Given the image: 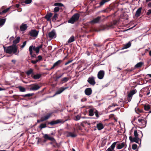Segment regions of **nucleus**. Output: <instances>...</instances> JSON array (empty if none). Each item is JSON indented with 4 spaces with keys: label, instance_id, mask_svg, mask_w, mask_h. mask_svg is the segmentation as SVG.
Instances as JSON below:
<instances>
[{
    "label": "nucleus",
    "instance_id": "obj_25",
    "mask_svg": "<svg viewBox=\"0 0 151 151\" xmlns=\"http://www.w3.org/2000/svg\"><path fill=\"white\" fill-rule=\"evenodd\" d=\"M96 127L99 130H101L104 127V125L101 123H99L97 124Z\"/></svg>",
    "mask_w": 151,
    "mask_h": 151
},
{
    "label": "nucleus",
    "instance_id": "obj_3",
    "mask_svg": "<svg viewBox=\"0 0 151 151\" xmlns=\"http://www.w3.org/2000/svg\"><path fill=\"white\" fill-rule=\"evenodd\" d=\"M137 124L141 127V128H144L146 126V121L143 119H139L137 120Z\"/></svg>",
    "mask_w": 151,
    "mask_h": 151
},
{
    "label": "nucleus",
    "instance_id": "obj_24",
    "mask_svg": "<svg viewBox=\"0 0 151 151\" xmlns=\"http://www.w3.org/2000/svg\"><path fill=\"white\" fill-rule=\"evenodd\" d=\"M69 80V78L67 77H65L61 79L60 80V83L63 84L67 82Z\"/></svg>",
    "mask_w": 151,
    "mask_h": 151
},
{
    "label": "nucleus",
    "instance_id": "obj_53",
    "mask_svg": "<svg viewBox=\"0 0 151 151\" xmlns=\"http://www.w3.org/2000/svg\"><path fill=\"white\" fill-rule=\"evenodd\" d=\"M38 62V60H32L31 61V63L33 64H35Z\"/></svg>",
    "mask_w": 151,
    "mask_h": 151
},
{
    "label": "nucleus",
    "instance_id": "obj_48",
    "mask_svg": "<svg viewBox=\"0 0 151 151\" xmlns=\"http://www.w3.org/2000/svg\"><path fill=\"white\" fill-rule=\"evenodd\" d=\"M32 2V0H25L24 2L25 4H28L31 3Z\"/></svg>",
    "mask_w": 151,
    "mask_h": 151
},
{
    "label": "nucleus",
    "instance_id": "obj_4",
    "mask_svg": "<svg viewBox=\"0 0 151 151\" xmlns=\"http://www.w3.org/2000/svg\"><path fill=\"white\" fill-rule=\"evenodd\" d=\"M95 114L97 118L99 117L98 112L94 108H92L89 110V115L90 116H93Z\"/></svg>",
    "mask_w": 151,
    "mask_h": 151
},
{
    "label": "nucleus",
    "instance_id": "obj_37",
    "mask_svg": "<svg viewBox=\"0 0 151 151\" xmlns=\"http://www.w3.org/2000/svg\"><path fill=\"white\" fill-rule=\"evenodd\" d=\"M6 19H0V26H3L5 22Z\"/></svg>",
    "mask_w": 151,
    "mask_h": 151
},
{
    "label": "nucleus",
    "instance_id": "obj_61",
    "mask_svg": "<svg viewBox=\"0 0 151 151\" xmlns=\"http://www.w3.org/2000/svg\"><path fill=\"white\" fill-rule=\"evenodd\" d=\"M147 75L148 76H149L151 78V74H147Z\"/></svg>",
    "mask_w": 151,
    "mask_h": 151
},
{
    "label": "nucleus",
    "instance_id": "obj_55",
    "mask_svg": "<svg viewBox=\"0 0 151 151\" xmlns=\"http://www.w3.org/2000/svg\"><path fill=\"white\" fill-rule=\"evenodd\" d=\"M151 14V9H149L147 12L146 14L147 15H149Z\"/></svg>",
    "mask_w": 151,
    "mask_h": 151
},
{
    "label": "nucleus",
    "instance_id": "obj_8",
    "mask_svg": "<svg viewBox=\"0 0 151 151\" xmlns=\"http://www.w3.org/2000/svg\"><path fill=\"white\" fill-rule=\"evenodd\" d=\"M38 33L39 31L35 29L31 30L29 32L30 36L35 38H36L37 37Z\"/></svg>",
    "mask_w": 151,
    "mask_h": 151
},
{
    "label": "nucleus",
    "instance_id": "obj_36",
    "mask_svg": "<svg viewBox=\"0 0 151 151\" xmlns=\"http://www.w3.org/2000/svg\"><path fill=\"white\" fill-rule=\"evenodd\" d=\"M144 107L145 110L148 111L150 108V105L149 104H145V105Z\"/></svg>",
    "mask_w": 151,
    "mask_h": 151
},
{
    "label": "nucleus",
    "instance_id": "obj_43",
    "mask_svg": "<svg viewBox=\"0 0 151 151\" xmlns=\"http://www.w3.org/2000/svg\"><path fill=\"white\" fill-rule=\"evenodd\" d=\"M64 74V73H62V74H60L59 75L56 76V80H58L59 78H61V77H62L63 76V75Z\"/></svg>",
    "mask_w": 151,
    "mask_h": 151
},
{
    "label": "nucleus",
    "instance_id": "obj_38",
    "mask_svg": "<svg viewBox=\"0 0 151 151\" xmlns=\"http://www.w3.org/2000/svg\"><path fill=\"white\" fill-rule=\"evenodd\" d=\"M107 0H102L99 3L100 6H101L103 5L106 2L108 1Z\"/></svg>",
    "mask_w": 151,
    "mask_h": 151
},
{
    "label": "nucleus",
    "instance_id": "obj_20",
    "mask_svg": "<svg viewBox=\"0 0 151 151\" xmlns=\"http://www.w3.org/2000/svg\"><path fill=\"white\" fill-rule=\"evenodd\" d=\"M142 9V7H139L137 9L135 14L136 17H138L140 16Z\"/></svg>",
    "mask_w": 151,
    "mask_h": 151
},
{
    "label": "nucleus",
    "instance_id": "obj_2",
    "mask_svg": "<svg viewBox=\"0 0 151 151\" xmlns=\"http://www.w3.org/2000/svg\"><path fill=\"white\" fill-rule=\"evenodd\" d=\"M79 18V15L78 13L74 14L72 17L68 21L69 23L73 24L74 22L78 21Z\"/></svg>",
    "mask_w": 151,
    "mask_h": 151
},
{
    "label": "nucleus",
    "instance_id": "obj_27",
    "mask_svg": "<svg viewBox=\"0 0 151 151\" xmlns=\"http://www.w3.org/2000/svg\"><path fill=\"white\" fill-rule=\"evenodd\" d=\"M40 87L39 86H34L32 87L29 88V90L31 91H36Z\"/></svg>",
    "mask_w": 151,
    "mask_h": 151
},
{
    "label": "nucleus",
    "instance_id": "obj_16",
    "mask_svg": "<svg viewBox=\"0 0 151 151\" xmlns=\"http://www.w3.org/2000/svg\"><path fill=\"white\" fill-rule=\"evenodd\" d=\"M68 87H62L61 88H60L59 90L57 91L56 93H55V94L53 95V96H55V95L59 94L61 93L64 90L66 89L67 88H68Z\"/></svg>",
    "mask_w": 151,
    "mask_h": 151
},
{
    "label": "nucleus",
    "instance_id": "obj_42",
    "mask_svg": "<svg viewBox=\"0 0 151 151\" xmlns=\"http://www.w3.org/2000/svg\"><path fill=\"white\" fill-rule=\"evenodd\" d=\"M19 88L20 90V91L21 92H24L25 91V89L21 86H19Z\"/></svg>",
    "mask_w": 151,
    "mask_h": 151
},
{
    "label": "nucleus",
    "instance_id": "obj_64",
    "mask_svg": "<svg viewBox=\"0 0 151 151\" xmlns=\"http://www.w3.org/2000/svg\"><path fill=\"white\" fill-rule=\"evenodd\" d=\"M151 0H146V2H147L148 1H150Z\"/></svg>",
    "mask_w": 151,
    "mask_h": 151
},
{
    "label": "nucleus",
    "instance_id": "obj_58",
    "mask_svg": "<svg viewBox=\"0 0 151 151\" xmlns=\"http://www.w3.org/2000/svg\"><path fill=\"white\" fill-rule=\"evenodd\" d=\"M6 90V88H1L0 87V91L5 90Z\"/></svg>",
    "mask_w": 151,
    "mask_h": 151
},
{
    "label": "nucleus",
    "instance_id": "obj_47",
    "mask_svg": "<svg viewBox=\"0 0 151 151\" xmlns=\"http://www.w3.org/2000/svg\"><path fill=\"white\" fill-rule=\"evenodd\" d=\"M26 43L27 42L26 41H24L23 42L22 45L21 46L22 49H23L25 47L26 45Z\"/></svg>",
    "mask_w": 151,
    "mask_h": 151
},
{
    "label": "nucleus",
    "instance_id": "obj_14",
    "mask_svg": "<svg viewBox=\"0 0 151 151\" xmlns=\"http://www.w3.org/2000/svg\"><path fill=\"white\" fill-rule=\"evenodd\" d=\"M49 37L51 38H55L56 37V33L54 30H53L51 32H49L48 34Z\"/></svg>",
    "mask_w": 151,
    "mask_h": 151
},
{
    "label": "nucleus",
    "instance_id": "obj_30",
    "mask_svg": "<svg viewBox=\"0 0 151 151\" xmlns=\"http://www.w3.org/2000/svg\"><path fill=\"white\" fill-rule=\"evenodd\" d=\"M20 40V37H17L15 40L13 41V45H16V44L19 42Z\"/></svg>",
    "mask_w": 151,
    "mask_h": 151
},
{
    "label": "nucleus",
    "instance_id": "obj_17",
    "mask_svg": "<svg viewBox=\"0 0 151 151\" xmlns=\"http://www.w3.org/2000/svg\"><path fill=\"white\" fill-rule=\"evenodd\" d=\"M101 18V17H98L96 18L93 19V20L89 22V23L91 24H94L98 23L100 21Z\"/></svg>",
    "mask_w": 151,
    "mask_h": 151
},
{
    "label": "nucleus",
    "instance_id": "obj_45",
    "mask_svg": "<svg viewBox=\"0 0 151 151\" xmlns=\"http://www.w3.org/2000/svg\"><path fill=\"white\" fill-rule=\"evenodd\" d=\"M134 134L135 137H138V133L137 130H135L134 131Z\"/></svg>",
    "mask_w": 151,
    "mask_h": 151
},
{
    "label": "nucleus",
    "instance_id": "obj_15",
    "mask_svg": "<svg viewBox=\"0 0 151 151\" xmlns=\"http://www.w3.org/2000/svg\"><path fill=\"white\" fill-rule=\"evenodd\" d=\"M44 137L45 139H49L54 142H55L56 141L55 140L53 137H50L47 134H45L44 135Z\"/></svg>",
    "mask_w": 151,
    "mask_h": 151
},
{
    "label": "nucleus",
    "instance_id": "obj_1",
    "mask_svg": "<svg viewBox=\"0 0 151 151\" xmlns=\"http://www.w3.org/2000/svg\"><path fill=\"white\" fill-rule=\"evenodd\" d=\"M5 51L7 53L12 54L13 53L17 55H19V51L18 50V47L16 45H12L8 47H4Z\"/></svg>",
    "mask_w": 151,
    "mask_h": 151
},
{
    "label": "nucleus",
    "instance_id": "obj_57",
    "mask_svg": "<svg viewBox=\"0 0 151 151\" xmlns=\"http://www.w3.org/2000/svg\"><path fill=\"white\" fill-rule=\"evenodd\" d=\"M12 62L14 64H15L16 61L15 60H12Z\"/></svg>",
    "mask_w": 151,
    "mask_h": 151
},
{
    "label": "nucleus",
    "instance_id": "obj_63",
    "mask_svg": "<svg viewBox=\"0 0 151 151\" xmlns=\"http://www.w3.org/2000/svg\"><path fill=\"white\" fill-rule=\"evenodd\" d=\"M149 55L151 56V50L149 52Z\"/></svg>",
    "mask_w": 151,
    "mask_h": 151
},
{
    "label": "nucleus",
    "instance_id": "obj_62",
    "mask_svg": "<svg viewBox=\"0 0 151 151\" xmlns=\"http://www.w3.org/2000/svg\"><path fill=\"white\" fill-rule=\"evenodd\" d=\"M139 132L141 134V135H142L141 137H142L143 136V134H142V132L141 131H139Z\"/></svg>",
    "mask_w": 151,
    "mask_h": 151
},
{
    "label": "nucleus",
    "instance_id": "obj_10",
    "mask_svg": "<svg viewBox=\"0 0 151 151\" xmlns=\"http://www.w3.org/2000/svg\"><path fill=\"white\" fill-rule=\"evenodd\" d=\"M105 73L104 70H100L98 73L97 74L98 78L100 79H103L104 75Z\"/></svg>",
    "mask_w": 151,
    "mask_h": 151
},
{
    "label": "nucleus",
    "instance_id": "obj_31",
    "mask_svg": "<svg viewBox=\"0 0 151 151\" xmlns=\"http://www.w3.org/2000/svg\"><path fill=\"white\" fill-rule=\"evenodd\" d=\"M75 40L74 37L73 36H71L68 41V43H70L74 42Z\"/></svg>",
    "mask_w": 151,
    "mask_h": 151
},
{
    "label": "nucleus",
    "instance_id": "obj_44",
    "mask_svg": "<svg viewBox=\"0 0 151 151\" xmlns=\"http://www.w3.org/2000/svg\"><path fill=\"white\" fill-rule=\"evenodd\" d=\"M137 147V145L136 144H134L132 145V149L135 150L136 149Z\"/></svg>",
    "mask_w": 151,
    "mask_h": 151
},
{
    "label": "nucleus",
    "instance_id": "obj_22",
    "mask_svg": "<svg viewBox=\"0 0 151 151\" xmlns=\"http://www.w3.org/2000/svg\"><path fill=\"white\" fill-rule=\"evenodd\" d=\"M27 27V25L23 23L20 27V29L21 31H24L26 30Z\"/></svg>",
    "mask_w": 151,
    "mask_h": 151
},
{
    "label": "nucleus",
    "instance_id": "obj_7",
    "mask_svg": "<svg viewBox=\"0 0 151 151\" xmlns=\"http://www.w3.org/2000/svg\"><path fill=\"white\" fill-rule=\"evenodd\" d=\"M54 5L56 6L55 7L54 9L53 12L54 13H56V12H58L60 10V8L59 7H61L63 6V5L61 3H55Z\"/></svg>",
    "mask_w": 151,
    "mask_h": 151
},
{
    "label": "nucleus",
    "instance_id": "obj_39",
    "mask_svg": "<svg viewBox=\"0 0 151 151\" xmlns=\"http://www.w3.org/2000/svg\"><path fill=\"white\" fill-rule=\"evenodd\" d=\"M46 127V124H42L39 126V128L41 129L43 128H45Z\"/></svg>",
    "mask_w": 151,
    "mask_h": 151
},
{
    "label": "nucleus",
    "instance_id": "obj_46",
    "mask_svg": "<svg viewBox=\"0 0 151 151\" xmlns=\"http://www.w3.org/2000/svg\"><path fill=\"white\" fill-rule=\"evenodd\" d=\"M34 94L33 93H28L23 95L24 97H30L32 96Z\"/></svg>",
    "mask_w": 151,
    "mask_h": 151
},
{
    "label": "nucleus",
    "instance_id": "obj_11",
    "mask_svg": "<svg viewBox=\"0 0 151 151\" xmlns=\"http://www.w3.org/2000/svg\"><path fill=\"white\" fill-rule=\"evenodd\" d=\"M129 138L131 142H135L137 143H139V137H135L133 138L132 137L130 136L129 137Z\"/></svg>",
    "mask_w": 151,
    "mask_h": 151
},
{
    "label": "nucleus",
    "instance_id": "obj_23",
    "mask_svg": "<svg viewBox=\"0 0 151 151\" xmlns=\"http://www.w3.org/2000/svg\"><path fill=\"white\" fill-rule=\"evenodd\" d=\"M31 77L35 79H38L41 77V75L39 74L35 75L33 74L32 75Z\"/></svg>",
    "mask_w": 151,
    "mask_h": 151
},
{
    "label": "nucleus",
    "instance_id": "obj_35",
    "mask_svg": "<svg viewBox=\"0 0 151 151\" xmlns=\"http://www.w3.org/2000/svg\"><path fill=\"white\" fill-rule=\"evenodd\" d=\"M55 14L52 18V21L55 22V21L58 17V14L56 13H54Z\"/></svg>",
    "mask_w": 151,
    "mask_h": 151
},
{
    "label": "nucleus",
    "instance_id": "obj_9",
    "mask_svg": "<svg viewBox=\"0 0 151 151\" xmlns=\"http://www.w3.org/2000/svg\"><path fill=\"white\" fill-rule=\"evenodd\" d=\"M63 60H58L54 64L52 67L49 69V70H51L54 69L55 67H58L63 62Z\"/></svg>",
    "mask_w": 151,
    "mask_h": 151
},
{
    "label": "nucleus",
    "instance_id": "obj_54",
    "mask_svg": "<svg viewBox=\"0 0 151 151\" xmlns=\"http://www.w3.org/2000/svg\"><path fill=\"white\" fill-rule=\"evenodd\" d=\"M73 60H69L68 61L66 62L65 63V65H68V64H69V63H71L73 61Z\"/></svg>",
    "mask_w": 151,
    "mask_h": 151
},
{
    "label": "nucleus",
    "instance_id": "obj_52",
    "mask_svg": "<svg viewBox=\"0 0 151 151\" xmlns=\"http://www.w3.org/2000/svg\"><path fill=\"white\" fill-rule=\"evenodd\" d=\"M56 124L61 123L62 122V121L60 119H58L55 121Z\"/></svg>",
    "mask_w": 151,
    "mask_h": 151
},
{
    "label": "nucleus",
    "instance_id": "obj_51",
    "mask_svg": "<svg viewBox=\"0 0 151 151\" xmlns=\"http://www.w3.org/2000/svg\"><path fill=\"white\" fill-rule=\"evenodd\" d=\"M50 124L51 125H53L54 124H56V121H52L50 123Z\"/></svg>",
    "mask_w": 151,
    "mask_h": 151
},
{
    "label": "nucleus",
    "instance_id": "obj_21",
    "mask_svg": "<svg viewBox=\"0 0 151 151\" xmlns=\"http://www.w3.org/2000/svg\"><path fill=\"white\" fill-rule=\"evenodd\" d=\"M92 90L90 88H87L85 91L86 94L88 96L90 95L92 93Z\"/></svg>",
    "mask_w": 151,
    "mask_h": 151
},
{
    "label": "nucleus",
    "instance_id": "obj_13",
    "mask_svg": "<svg viewBox=\"0 0 151 151\" xmlns=\"http://www.w3.org/2000/svg\"><path fill=\"white\" fill-rule=\"evenodd\" d=\"M117 143V142H115L113 143L110 147L108 148L106 151H115L114 149Z\"/></svg>",
    "mask_w": 151,
    "mask_h": 151
},
{
    "label": "nucleus",
    "instance_id": "obj_29",
    "mask_svg": "<svg viewBox=\"0 0 151 151\" xmlns=\"http://www.w3.org/2000/svg\"><path fill=\"white\" fill-rule=\"evenodd\" d=\"M131 45V43L130 42H129L128 43L125 44L124 46L122 47V49H127L130 47Z\"/></svg>",
    "mask_w": 151,
    "mask_h": 151
},
{
    "label": "nucleus",
    "instance_id": "obj_5",
    "mask_svg": "<svg viewBox=\"0 0 151 151\" xmlns=\"http://www.w3.org/2000/svg\"><path fill=\"white\" fill-rule=\"evenodd\" d=\"M42 44H41L40 46L37 47H36L35 46H34L33 45H31L29 46V48H31L32 51L34 50L35 51L36 53L38 54L39 52L40 49L42 48Z\"/></svg>",
    "mask_w": 151,
    "mask_h": 151
},
{
    "label": "nucleus",
    "instance_id": "obj_28",
    "mask_svg": "<svg viewBox=\"0 0 151 151\" xmlns=\"http://www.w3.org/2000/svg\"><path fill=\"white\" fill-rule=\"evenodd\" d=\"M29 54L31 55V58L33 59L35 58H36V55L35 54H33V51L32 50V49L31 48H29Z\"/></svg>",
    "mask_w": 151,
    "mask_h": 151
},
{
    "label": "nucleus",
    "instance_id": "obj_40",
    "mask_svg": "<svg viewBox=\"0 0 151 151\" xmlns=\"http://www.w3.org/2000/svg\"><path fill=\"white\" fill-rule=\"evenodd\" d=\"M10 7H9L7 9L3 10L1 12H0V14H2L3 13H6L10 9Z\"/></svg>",
    "mask_w": 151,
    "mask_h": 151
},
{
    "label": "nucleus",
    "instance_id": "obj_12",
    "mask_svg": "<svg viewBox=\"0 0 151 151\" xmlns=\"http://www.w3.org/2000/svg\"><path fill=\"white\" fill-rule=\"evenodd\" d=\"M95 79V78L93 76L90 77L88 78V81L90 84L94 85L96 83Z\"/></svg>",
    "mask_w": 151,
    "mask_h": 151
},
{
    "label": "nucleus",
    "instance_id": "obj_50",
    "mask_svg": "<svg viewBox=\"0 0 151 151\" xmlns=\"http://www.w3.org/2000/svg\"><path fill=\"white\" fill-rule=\"evenodd\" d=\"M81 117V116L80 115H77V116H76V118L75 119V120L76 121H78L80 119Z\"/></svg>",
    "mask_w": 151,
    "mask_h": 151
},
{
    "label": "nucleus",
    "instance_id": "obj_49",
    "mask_svg": "<svg viewBox=\"0 0 151 151\" xmlns=\"http://www.w3.org/2000/svg\"><path fill=\"white\" fill-rule=\"evenodd\" d=\"M37 58L38 59H37V60H38V62L41 60L42 59V57L41 55H39L37 56Z\"/></svg>",
    "mask_w": 151,
    "mask_h": 151
},
{
    "label": "nucleus",
    "instance_id": "obj_26",
    "mask_svg": "<svg viewBox=\"0 0 151 151\" xmlns=\"http://www.w3.org/2000/svg\"><path fill=\"white\" fill-rule=\"evenodd\" d=\"M77 135L74 132H68L67 134V137H76Z\"/></svg>",
    "mask_w": 151,
    "mask_h": 151
},
{
    "label": "nucleus",
    "instance_id": "obj_59",
    "mask_svg": "<svg viewBox=\"0 0 151 151\" xmlns=\"http://www.w3.org/2000/svg\"><path fill=\"white\" fill-rule=\"evenodd\" d=\"M148 6L149 7L151 6V2L148 4Z\"/></svg>",
    "mask_w": 151,
    "mask_h": 151
},
{
    "label": "nucleus",
    "instance_id": "obj_56",
    "mask_svg": "<svg viewBox=\"0 0 151 151\" xmlns=\"http://www.w3.org/2000/svg\"><path fill=\"white\" fill-rule=\"evenodd\" d=\"M14 39V37H10L9 40L11 42V41L13 40V39Z\"/></svg>",
    "mask_w": 151,
    "mask_h": 151
},
{
    "label": "nucleus",
    "instance_id": "obj_33",
    "mask_svg": "<svg viewBox=\"0 0 151 151\" xmlns=\"http://www.w3.org/2000/svg\"><path fill=\"white\" fill-rule=\"evenodd\" d=\"M143 64V63L142 62H140L137 63L134 66L135 68H139L141 67Z\"/></svg>",
    "mask_w": 151,
    "mask_h": 151
},
{
    "label": "nucleus",
    "instance_id": "obj_34",
    "mask_svg": "<svg viewBox=\"0 0 151 151\" xmlns=\"http://www.w3.org/2000/svg\"><path fill=\"white\" fill-rule=\"evenodd\" d=\"M52 14L51 13H49L47 14L45 16V18L47 20H49L50 19V17L52 16Z\"/></svg>",
    "mask_w": 151,
    "mask_h": 151
},
{
    "label": "nucleus",
    "instance_id": "obj_32",
    "mask_svg": "<svg viewBox=\"0 0 151 151\" xmlns=\"http://www.w3.org/2000/svg\"><path fill=\"white\" fill-rule=\"evenodd\" d=\"M26 73L28 76L31 74H33V70L32 68L30 69L26 72Z\"/></svg>",
    "mask_w": 151,
    "mask_h": 151
},
{
    "label": "nucleus",
    "instance_id": "obj_6",
    "mask_svg": "<svg viewBox=\"0 0 151 151\" xmlns=\"http://www.w3.org/2000/svg\"><path fill=\"white\" fill-rule=\"evenodd\" d=\"M136 93L137 90L136 89H133L129 92L128 95L127 100L128 102L131 101L133 96Z\"/></svg>",
    "mask_w": 151,
    "mask_h": 151
},
{
    "label": "nucleus",
    "instance_id": "obj_60",
    "mask_svg": "<svg viewBox=\"0 0 151 151\" xmlns=\"http://www.w3.org/2000/svg\"><path fill=\"white\" fill-rule=\"evenodd\" d=\"M93 45H94V46H97V47H99V46H100L99 45H96V44H94Z\"/></svg>",
    "mask_w": 151,
    "mask_h": 151
},
{
    "label": "nucleus",
    "instance_id": "obj_41",
    "mask_svg": "<svg viewBox=\"0 0 151 151\" xmlns=\"http://www.w3.org/2000/svg\"><path fill=\"white\" fill-rule=\"evenodd\" d=\"M74 64L73 63V64L70 65L68 67H66L65 68H64L63 69V70H67V69L69 67H71L72 68H73V66Z\"/></svg>",
    "mask_w": 151,
    "mask_h": 151
},
{
    "label": "nucleus",
    "instance_id": "obj_19",
    "mask_svg": "<svg viewBox=\"0 0 151 151\" xmlns=\"http://www.w3.org/2000/svg\"><path fill=\"white\" fill-rule=\"evenodd\" d=\"M51 114H49L41 118L40 121L43 122L48 119L51 116Z\"/></svg>",
    "mask_w": 151,
    "mask_h": 151
},
{
    "label": "nucleus",
    "instance_id": "obj_18",
    "mask_svg": "<svg viewBox=\"0 0 151 151\" xmlns=\"http://www.w3.org/2000/svg\"><path fill=\"white\" fill-rule=\"evenodd\" d=\"M124 147L125 148H126L127 145L126 143L124 142L118 144L117 149H121Z\"/></svg>",
    "mask_w": 151,
    "mask_h": 151
}]
</instances>
